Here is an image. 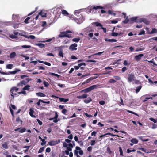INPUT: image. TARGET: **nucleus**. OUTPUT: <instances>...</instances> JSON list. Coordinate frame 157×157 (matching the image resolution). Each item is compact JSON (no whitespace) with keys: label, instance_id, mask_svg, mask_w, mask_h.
<instances>
[{"label":"nucleus","instance_id":"obj_3","mask_svg":"<svg viewBox=\"0 0 157 157\" xmlns=\"http://www.w3.org/2000/svg\"><path fill=\"white\" fill-rule=\"evenodd\" d=\"M19 88L16 87H13L11 88L10 92L11 93L10 95L13 98H14V95H17L16 92L18 90Z\"/></svg>","mask_w":157,"mask_h":157},{"label":"nucleus","instance_id":"obj_30","mask_svg":"<svg viewBox=\"0 0 157 157\" xmlns=\"http://www.w3.org/2000/svg\"><path fill=\"white\" fill-rule=\"evenodd\" d=\"M108 13L109 14H111L115 16L116 15V13L113 12V11L110 10H109L108 11Z\"/></svg>","mask_w":157,"mask_h":157},{"label":"nucleus","instance_id":"obj_63","mask_svg":"<svg viewBox=\"0 0 157 157\" xmlns=\"http://www.w3.org/2000/svg\"><path fill=\"white\" fill-rule=\"evenodd\" d=\"M127 69V68L126 67H124L122 68V72L123 73Z\"/></svg>","mask_w":157,"mask_h":157},{"label":"nucleus","instance_id":"obj_47","mask_svg":"<svg viewBox=\"0 0 157 157\" xmlns=\"http://www.w3.org/2000/svg\"><path fill=\"white\" fill-rule=\"evenodd\" d=\"M119 151L120 152V155L121 156H123L124 155L123 154V152L122 148L121 147H119Z\"/></svg>","mask_w":157,"mask_h":157},{"label":"nucleus","instance_id":"obj_46","mask_svg":"<svg viewBox=\"0 0 157 157\" xmlns=\"http://www.w3.org/2000/svg\"><path fill=\"white\" fill-rule=\"evenodd\" d=\"M113 77L117 80H120L121 79V77L117 75H114L113 76Z\"/></svg>","mask_w":157,"mask_h":157},{"label":"nucleus","instance_id":"obj_6","mask_svg":"<svg viewBox=\"0 0 157 157\" xmlns=\"http://www.w3.org/2000/svg\"><path fill=\"white\" fill-rule=\"evenodd\" d=\"M51 97L55 99L56 98H59V101L60 102H66L69 100V99L68 98H59L58 97L55 96L54 95H52Z\"/></svg>","mask_w":157,"mask_h":157},{"label":"nucleus","instance_id":"obj_40","mask_svg":"<svg viewBox=\"0 0 157 157\" xmlns=\"http://www.w3.org/2000/svg\"><path fill=\"white\" fill-rule=\"evenodd\" d=\"M97 77H94L93 78H89V79H87L86 81V83H88L89 82L91 81V80H92L96 78Z\"/></svg>","mask_w":157,"mask_h":157},{"label":"nucleus","instance_id":"obj_24","mask_svg":"<svg viewBox=\"0 0 157 157\" xmlns=\"http://www.w3.org/2000/svg\"><path fill=\"white\" fill-rule=\"evenodd\" d=\"M36 95L38 96L41 97H44L46 96V95L44 94L41 92L37 93Z\"/></svg>","mask_w":157,"mask_h":157},{"label":"nucleus","instance_id":"obj_34","mask_svg":"<svg viewBox=\"0 0 157 157\" xmlns=\"http://www.w3.org/2000/svg\"><path fill=\"white\" fill-rule=\"evenodd\" d=\"M126 111L128 112L129 113H130L134 114L136 116H139L138 115L137 113H136L133 111H130L129 110H126Z\"/></svg>","mask_w":157,"mask_h":157},{"label":"nucleus","instance_id":"obj_45","mask_svg":"<svg viewBox=\"0 0 157 157\" xmlns=\"http://www.w3.org/2000/svg\"><path fill=\"white\" fill-rule=\"evenodd\" d=\"M43 84L44 85V86L45 87H48L49 85V83L45 81H44Z\"/></svg>","mask_w":157,"mask_h":157},{"label":"nucleus","instance_id":"obj_19","mask_svg":"<svg viewBox=\"0 0 157 157\" xmlns=\"http://www.w3.org/2000/svg\"><path fill=\"white\" fill-rule=\"evenodd\" d=\"M105 41H108L111 42H116L117 41V40L114 39H108V38H105Z\"/></svg>","mask_w":157,"mask_h":157},{"label":"nucleus","instance_id":"obj_38","mask_svg":"<svg viewBox=\"0 0 157 157\" xmlns=\"http://www.w3.org/2000/svg\"><path fill=\"white\" fill-rule=\"evenodd\" d=\"M30 17H27L25 20L24 22L26 24H28L30 22L29 21V20L30 19Z\"/></svg>","mask_w":157,"mask_h":157},{"label":"nucleus","instance_id":"obj_54","mask_svg":"<svg viewBox=\"0 0 157 157\" xmlns=\"http://www.w3.org/2000/svg\"><path fill=\"white\" fill-rule=\"evenodd\" d=\"M67 112V110L65 109H63L62 111V113L64 115L66 114V113Z\"/></svg>","mask_w":157,"mask_h":157},{"label":"nucleus","instance_id":"obj_12","mask_svg":"<svg viewBox=\"0 0 157 157\" xmlns=\"http://www.w3.org/2000/svg\"><path fill=\"white\" fill-rule=\"evenodd\" d=\"M48 144L50 146H54L58 144L57 141L52 140L48 143Z\"/></svg>","mask_w":157,"mask_h":157},{"label":"nucleus","instance_id":"obj_17","mask_svg":"<svg viewBox=\"0 0 157 157\" xmlns=\"http://www.w3.org/2000/svg\"><path fill=\"white\" fill-rule=\"evenodd\" d=\"M38 15H41L42 17H46L47 16V13L42 11H41L39 13H38Z\"/></svg>","mask_w":157,"mask_h":157},{"label":"nucleus","instance_id":"obj_32","mask_svg":"<svg viewBox=\"0 0 157 157\" xmlns=\"http://www.w3.org/2000/svg\"><path fill=\"white\" fill-rule=\"evenodd\" d=\"M121 34V33L118 34V33L116 32H113L112 33L111 35L113 36H117L118 35H120Z\"/></svg>","mask_w":157,"mask_h":157},{"label":"nucleus","instance_id":"obj_62","mask_svg":"<svg viewBox=\"0 0 157 157\" xmlns=\"http://www.w3.org/2000/svg\"><path fill=\"white\" fill-rule=\"evenodd\" d=\"M18 94H24V95H26V92L25 91V90H23V91H21L20 92H18Z\"/></svg>","mask_w":157,"mask_h":157},{"label":"nucleus","instance_id":"obj_60","mask_svg":"<svg viewBox=\"0 0 157 157\" xmlns=\"http://www.w3.org/2000/svg\"><path fill=\"white\" fill-rule=\"evenodd\" d=\"M99 104L101 105H103L105 104V102L104 101L101 100L99 101Z\"/></svg>","mask_w":157,"mask_h":157},{"label":"nucleus","instance_id":"obj_8","mask_svg":"<svg viewBox=\"0 0 157 157\" xmlns=\"http://www.w3.org/2000/svg\"><path fill=\"white\" fill-rule=\"evenodd\" d=\"M144 56V55L143 54H140L134 57L136 61H139Z\"/></svg>","mask_w":157,"mask_h":157},{"label":"nucleus","instance_id":"obj_55","mask_svg":"<svg viewBox=\"0 0 157 157\" xmlns=\"http://www.w3.org/2000/svg\"><path fill=\"white\" fill-rule=\"evenodd\" d=\"M25 130H26L25 128H23L22 129H20L19 132L20 133H23L25 131Z\"/></svg>","mask_w":157,"mask_h":157},{"label":"nucleus","instance_id":"obj_28","mask_svg":"<svg viewBox=\"0 0 157 157\" xmlns=\"http://www.w3.org/2000/svg\"><path fill=\"white\" fill-rule=\"evenodd\" d=\"M80 37L77 38H74L72 39V41L74 42H78L80 40Z\"/></svg>","mask_w":157,"mask_h":157},{"label":"nucleus","instance_id":"obj_2","mask_svg":"<svg viewBox=\"0 0 157 157\" xmlns=\"http://www.w3.org/2000/svg\"><path fill=\"white\" fill-rule=\"evenodd\" d=\"M99 86L98 85H92L88 88H86L85 89L82 90L81 93L84 92L85 93H88L92 90L97 88Z\"/></svg>","mask_w":157,"mask_h":157},{"label":"nucleus","instance_id":"obj_52","mask_svg":"<svg viewBox=\"0 0 157 157\" xmlns=\"http://www.w3.org/2000/svg\"><path fill=\"white\" fill-rule=\"evenodd\" d=\"M21 47L24 48H30L31 47V46L29 45H22L21 46Z\"/></svg>","mask_w":157,"mask_h":157},{"label":"nucleus","instance_id":"obj_18","mask_svg":"<svg viewBox=\"0 0 157 157\" xmlns=\"http://www.w3.org/2000/svg\"><path fill=\"white\" fill-rule=\"evenodd\" d=\"M61 10L62 13L64 16H69V14L66 10Z\"/></svg>","mask_w":157,"mask_h":157},{"label":"nucleus","instance_id":"obj_50","mask_svg":"<svg viewBox=\"0 0 157 157\" xmlns=\"http://www.w3.org/2000/svg\"><path fill=\"white\" fill-rule=\"evenodd\" d=\"M41 141L42 142L41 143V144L42 146H43L46 144V141H45V140L44 139H42Z\"/></svg>","mask_w":157,"mask_h":157},{"label":"nucleus","instance_id":"obj_56","mask_svg":"<svg viewBox=\"0 0 157 157\" xmlns=\"http://www.w3.org/2000/svg\"><path fill=\"white\" fill-rule=\"evenodd\" d=\"M84 114L87 117L90 118L93 117V116L91 115L88 114L87 113H84Z\"/></svg>","mask_w":157,"mask_h":157},{"label":"nucleus","instance_id":"obj_10","mask_svg":"<svg viewBox=\"0 0 157 157\" xmlns=\"http://www.w3.org/2000/svg\"><path fill=\"white\" fill-rule=\"evenodd\" d=\"M19 35H20L21 36H24L25 37L27 38H30L31 39L33 40L36 38V37L35 36L33 35H29V36H28L25 35H22L21 34L19 33Z\"/></svg>","mask_w":157,"mask_h":157},{"label":"nucleus","instance_id":"obj_59","mask_svg":"<svg viewBox=\"0 0 157 157\" xmlns=\"http://www.w3.org/2000/svg\"><path fill=\"white\" fill-rule=\"evenodd\" d=\"M104 52H99L96 53L94 54L93 55H98V56H100L101 55L102 53H103Z\"/></svg>","mask_w":157,"mask_h":157},{"label":"nucleus","instance_id":"obj_14","mask_svg":"<svg viewBox=\"0 0 157 157\" xmlns=\"http://www.w3.org/2000/svg\"><path fill=\"white\" fill-rule=\"evenodd\" d=\"M76 149L74 150V154L75 155L77 156H78V150H79L81 149V148H80L79 147H78V146H76Z\"/></svg>","mask_w":157,"mask_h":157},{"label":"nucleus","instance_id":"obj_25","mask_svg":"<svg viewBox=\"0 0 157 157\" xmlns=\"http://www.w3.org/2000/svg\"><path fill=\"white\" fill-rule=\"evenodd\" d=\"M131 142L134 144H136L138 142V140L136 138H133L131 140Z\"/></svg>","mask_w":157,"mask_h":157},{"label":"nucleus","instance_id":"obj_37","mask_svg":"<svg viewBox=\"0 0 157 157\" xmlns=\"http://www.w3.org/2000/svg\"><path fill=\"white\" fill-rule=\"evenodd\" d=\"M143 21L142 22L147 25H148L149 24V22L146 19L143 18Z\"/></svg>","mask_w":157,"mask_h":157},{"label":"nucleus","instance_id":"obj_57","mask_svg":"<svg viewBox=\"0 0 157 157\" xmlns=\"http://www.w3.org/2000/svg\"><path fill=\"white\" fill-rule=\"evenodd\" d=\"M96 142L95 140H92L90 142V144L91 146L94 145L95 144Z\"/></svg>","mask_w":157,"mask_h":157},{"label":"nucleus","instance_id":"obj_43","mask_svg":"<svg viewBox=\"0 0 157 157\" xmlns=\"http://www.w3.org/2000/svg\"><path fill=\"white\" fill-rule=\"evenodd\" d=\"M50 75L52 76H55L56 77H57L58 78H59L60 77V75H58V74H55L54 73H51Z\"/></svg>","mask_w":157,"mask_h":157},{"label":"nucleus","instance_id":"obj_48","mask_svg":"<svg viewBox=\"0 0 157 157\" xmlns=\"http://www.w3.org/2000/svg\"><path fill=\"white\" fill-rule=\"evenodd\" d=\"M149 120L151 121H152L154 123H157V120L155 119L152 117H151L149 119Z\"/></svg>","mask_w":157,"mask_h":157},{"label":"nucleus","instance_id":"obj_11","mask_svg":"<svg viewBox=\"0 0 157 157\" xmlns=\"http://www.w3.org/2000/svg\"><path fill=\"white\" fill-rule=\"evenodd\" d=\"M35 113L32 108H30L29 109V115L32 117L36 118V117L35 115H33V113Z\"/></svg>","mask_w":157,"mask_h":157},{"label":"nucleus","instance_id":"obj_23","mask_svg":"<svg viewBox=\"0 0 157 157\" xmlns=\"http://www.w3.org/2000/svg\"><path fill=\"white\" fill-rule=\"evenodd\" d=\"M16 121L18 123V124H22L23 122L20 119L19 117H17L16 118Z\"/></svg>","mask_w":157,"mask_h":157},{"label":"nucleus","instance_id":"obj_51","mask_svg":"<svg viewBox=\"0 0 157 157\" xmlns=\"http://www.w3.org/2000/svg\"><path fill=\"white\" fill-rule=\"evenodd\" d=\"M143 18H137V23H141L143 22Z\"/></svg>","mask_w":157,"mask_h":157},{"label":"nucleus","instance_id":"obj_22","mask_svg":"<svg viewBox=\"0 0 157 157\" xmlns=\"http://www.w3.org/2000/svg\"><path fill=\"white\" fill-rule=\"evenodd\" d=\"M91 101L92 99L90 97H88L87 99L85 100L84 101V102L85 103L87 104L90 102Z\"/></svg>","mask_w":157,"mask_h":157},{"label":"nucleus","instance_id":"obj_49","mask_svg":"<svg viewBox=\"0 0 157 157\" xmlns=\"http://www.w3.org/2000/svg\"><path fill=\"white\" fill-rule=\"evenodd\" d=\"M44 147H43L40 148L38 151V153H41L42 152L44 151Z\"/></svg>","mask_w":157,"mask_h":157},{"label":"nucleus","instance_id":"obj_27","mask_svg":"<svg viewBox=\"0 0 157 157\" xmlns=\"http://www.w3.org/2000/svg\"><path fill=\"white\" fill-rule=\"evenodd\" d=\"M16 56V54L15 52H13L10 54V57L11 59L14 58Z\"/></svg>","mask_w":157,"mask_h":157},{"label":"nucleus","instance_id":"obj_58","mask_svg":"<svg viewBox=\"0 0 157 157\" xmlns=\"http://www.w3.org/2000/svg\"><path fill=\"white\" fill-rule=\"evenodd\" d=\"M145 32L144 30H143L141 31V32H140L139 33L138 35H141L144 34H145Z\"/></svg>","mask_w":157,"mask_h":157},{"label":"nucleus","instance_id":"obj_61","mask_svg":"<svg viewBox=\"0 0 157 157\" xmlns=\"http://www.w3.org/2000/svg\"><path fill=\"white\" fill-rule=\"evenodd\" d=\"M9 37L12 39L16 38H17V37L15 35H13V34L10 35Z\"/></svg>","mask_w":157,"mask_h":157},{"label":"nucleus","instance_id":"obj_13","mask_svg":"<svg viewBox=\"0 0 157 157\" xmlns=\"http://www.w3.org/2000/svg\"><path fill=\"white\" fill-rule=\"evenodd\" d=\"M31 80V79H30L29 78H28L26 79L25 80H23L21 81V84H22V85H25L29 81H30Z\"/></svg>","mask_w":157,"mask_h":157},{"label":"nucleus","instance_id":"obj_15","mask_svg":"<svg viewBox=\"0 0 157 157\" xmlns=\"http://www.w3.org/2000/svg\"><path fill=\"white\" fill-rule=\"evenodd\" d=\"M87 94H84L81 96H77V98L78 99H84L86 98L87 97Z\"/></svg>","mask_w":157,"mask_h":157},{"label":"nucleus","instance_id":"obj_41","mask_svg":"<svg viewBox=\"0 0 157 157\" xmlns=\"http://www.w3.org/2000/svg\"><path fill=\"white\" fill-rule=\"evenodd\" d=\"M116 82V81L113 79H110V80L108 81V82L110 83H115Z\"/></svg>","mask_w":157,"mask_h":157},{"label":"nucleus","instance_id":"obj_21","mask_svg":"<svg viewBox=\"0 0 157 157\" xmlns=\"http://www.w3.org/2000/svg\"><path fill=\"white\" fill-rule=\"evenodd\" d=\"M69 146L67 147V149L69 151H71L72 148L73 147V146L71 143H69L68 144Z\"/></svg>","mask_w":157,"mask_h":157},{"label":"nucleus","instance_id":"obj_36","mask_svg":"<svg viewBox=\"0 0 157 157\" xmlns=\"http://www.w3.org/2000/svg\"><path fill=\"white\" fill-rule=\"evenodd\" d=\"M138 149L139 150H141L142 151H143V152H144L145 153H148V152L147 151V150H146V149H145L144 148L140 147V148H138Z\"/></svg>","mask_w":157,"mask_h":157},{"label":"nucleus","instance_id":"obj_5","mask_svg":"<svg viewBox=\"0 0 157 157\" xmlns=\"http://www.w3.org/2000/svg\"><path fill=\"white\" fill-rule=\"evenodd\" d=\"M2 70V68H0V73L4 75H9L10 74H14L16 73L17 72L20 71V69H16L15 71H10L9 72H2L1 70Z\"/></svg>","mask_w":157,"mask_h":157},{"label":"nucleus","instance_id":"obj_4","mask_svg":"<svg viewBox=\"0 0 157 157\" xmlns=\"http://www.w3.org/2000/svg\"><path fill=\"white\" fill-rule=\"evenodd\" d=\"M136 77L133 73H129L128 74L127 79L128 82H131L134 81Z\"/></svg>","mask_w":157,"mask_h":157},{"label":"nucleus","instance_id":"obj_20","mask_svg":"<svg viewBox=\"0 0 157 157\" xmlns=\"http://www.w3.org/2000/svg\"><path fill=\"white\" fill-rule=\"evenodd\" d=\"M121 59H119L118 60H115L114 62H113V65H115L116 64H121Z\"/></svg>","mask_w":157,"mask_h":157},{"label":"nucleus","instance_id":"obj_44","mask_svg":"<svg viewBox=\"0 0 157 157\" xmlns=\"http://www.w3.org/2000/svg\"><path fill=\"white\" fill-rule=\"evenodd\" d=\"M58 55L62 58L63 57V55L62 50H60L59 51Z\"/></svg>","mask_w":157,"mask_h":157},{"label":"nucleus","instance_id":"obj_7","mask_svg":"<svg viewBox=\"0 0 157 157\" xmlns=\"http://www.w3.org/2000/svg\"><path fill=\"white\" fill-rule=\"evenodd\" d=\"M77 44L76 43H74L70 45L69 47V49L71 51L76 50L77 48L76 47H77Z\"/></svg>","mask_w":157,"mask_h":157},{"label":"nucleus","instance_id":"obj_64","mask_svg":"<svg viewBox=\"0 0 157 157\" xmlns=\"http://www.w3.org/2000/svg\"><path fill=\"white\" fill-rule=\"evenodd\" d=\"M36 120L37 121V122H38L39 124L40 125H41L42 124V121H41L39 119H36Z\"/></svg>","mask_w":157,"mask_h":157},{"label":"nucleus","instance_id":"obj_53","mask_svg":"<svg viewBox=\"0 0 157 157\" xmlns=\"http://www.w3.org/2000/svg\"><path fill=\"white\" fill-rule=\"evenodd\" d=\"M157 32V30L155 28H153L152 29L151 33H154Z\"/></svg>","mask_w":157,"mask_h":157},{"label":"nucleus","instance_id":"obj_1","mask_svg":"<svg viewBox=\"0 0 157 157\" xmlns=\"http://www.w3.org/2000/svg\"><path fill=\"white\" fill-rule=\"evenodd\" d=\"M70 33H72V32L70 30H67L65 31L60 32L59 36L60 38L64 37L69 38H71L72 37V35L71 34H70Z\"/></svg>","mask_w":157,"mask_h":157},{"label":"nucleus","instance_id":"obj_26","mask_svg":"<svg viewBox=\"0 0 157 157\" xmlns=\"http://www.w3.org/2000/svg\"><path fill=\"white\" fill-rule=\"evenodd\" d=\"M2 147L5 149H7L8 148V143L7 142H5L2 145Z\"/></svg>","mask_w":157,"mask_h":157},{"label":"nucleus","instance_id":"obj_35","mask_svg":"<svg viewBox=\"0 0 157 157\" xmlns=\"http://www.w3.org/2000/svg\"><path fill=\"white\" fill-rule=\"evenodd\" d=\"M13 64H8L6 66V68L8 69H11L12 68Z\"/></svg>","mask_w":157,"mask_h":157},{"label":"nucleus","instance_id":"obj_33","mask_svg":"<svg viewBox=\"0 0 157 157\" xmlns=\"http://www.w3.org/2000/svg\"><path fill=\"white\" fill-rule=\"evenodd\" d=\"M30 87V86L29 85H27L25 86L24 88H22V90H29V88Z\"/></svg>","mask_w":157,"mask_h":157},{"label":"nucleus","instance_id":"obj_9","mask_svg":"<svg viewBox=\"0 0 157 157\" xmlns=\"http://www.w3.org/2000/svg\"><path fill=\"white\" fill-rule=\"evenodd\" d=\"M138 18L137 16L132 17L130 19L129 24H132L134 22L137 23V18Z\"/></svg>","mask_w":157,"mask_h":157},{"label":"nucleus","instance_id":"obj_31","mask_svg":"<svg viewBox=\"0 0 157 157\" xmlns=\"http://www.w3.org/2000/svg\"><path fill=\"white\" fill-rule=\"evenodd\" d=\"M36 45L41 48H43L45 46V45L44 44L40 43L36 44Z\"/></svg>","mask_w":157,"mask_h":157},{"label":"nucleus","instance_id":"obj_29","mask_svg":"<svg viewBox=\"0 0 157 157\" xmlns=\"http://www.w3.org/2000/svg\"><path fill=\"white\" fill-rule=\"evenodd\" d=\"M142 86L141 85H140L138 86L135 90L136 93H137L138 92H139Z\"/></svg>","mask_w":157,"mask_h":157},{"label":"nucleus","instance_id":"obj_42","mask_svg":"<svg viewBox=\"0 0 157 157\" xmlns=\"http://www.w3.org/2000/svg\"><path fill=\"white\" fill-rule=\"evenodd\" d=\"M94 24L97 27L100 26L101 27L102 26V25L100 23L98 22H95Z\"/></svg>","mask_w":157,"mask_h":157},{"label":"nucleus","instance_id":"obj_16","mask_svg":"<svg viewBox=\"0 0 157 157\" xmlns=\"http://www.w3.org/2000/svg\"><path fill=\"white\" fill-rule=\"evenodd\" d=\"M90 10L93 9L97 10L98 9H103V7L102 6H94L93 7L91 6L90 8Z\"/></svg>","mask_w":157,"mask_h":157},{"label":"nucleus","instance_id":"obj_39","mask_svg":"<svg viewBox=\"0 0 157 157\" xmlns=\"http://www.w3.org/2000/svg\"><path fill=\"white\" fill-rule=\"evenodd\" d=\"M130 19H129L128 18V17H126L125 19L123 21V22L124 24H127L128 22L129 23Z\"/></svg>","mask_w":157,"mask_h":157}]
</instances>
